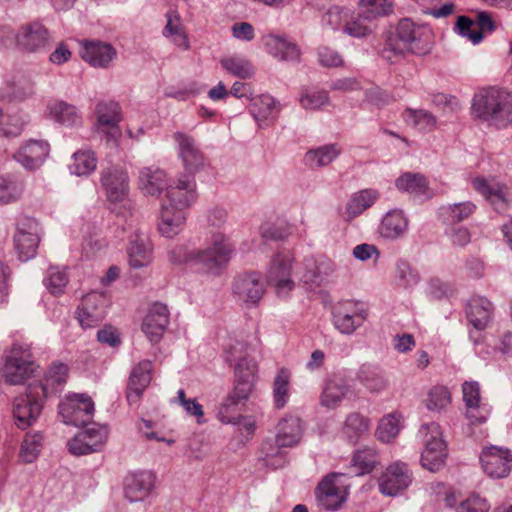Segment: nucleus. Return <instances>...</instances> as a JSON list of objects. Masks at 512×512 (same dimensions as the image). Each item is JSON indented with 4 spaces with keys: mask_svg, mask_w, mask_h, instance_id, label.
<instances>
[{
    "mask_svg": "<svg viewBox=\"0 0 512 512\" xmlns=\"http://www.w3.org/2000/svg\"><path fill=\"white\" fill-rule=\"evenodd\" d=\"M434 46L433 30L424 24L402 19L392 32L383 49L385 58L391 60V54L404 56L406 53L427 55Z\"/></svg>",
    "mask_w": 512,
    "mask_h": 512,
    "instance_id": "nucleus-1",
    "label": "nucleus"
},
{
    "mask_svg": "<svg viewBox=\"0 0 512 512\" xmlns=\"http://www.w3.org/2000/svg\"><path fill=\"white\" fill-rule=\"evenodd\" d=\"M471 114L490 126L505 128L512 123V95L499 87L481 88L472 97Z\"/></svg>",
    "mask_w": 512,
    "mask_h": 512,
    "instance_id": "nucleus-2",
    "label": "nucleus"
},
{
    "mask_svg": "<svg viewBox=\"0 0 512 512\" xmlns=\"http://www.w3.org/2000/svg\"><path fill=\"white\" fill-rule=\"evenodd\" d=\"M196 199L195 182L191 177L179 178L166 189V200L162 203V235H177L185 222L184 210Z\"/></svg>",
    "mask_w": 512,
    "mask_h": 512,
    "instance_id": "nucleus-3",
    "label": "nucleus"
},
{
    "mask_svg": "<svg viewBox=\"0 0 512 512\" xmlns=\"http://www.w3.org/2000/svg\"><path fill=\"white\" fill-rule=\"evenodd\" d=\"M232 252L227 237L217 232L211 235L205 249L189 252L186 247L179 246L171 251L170 260L174 263L200 265L205 271L214 272L228 263Z\"/></svg>",
    "mask_w": 512,
    "mask_h": 512,
    "instance_id": "nucleus-4",
    "label": "nucleus"
},
{
    "mask_svg": "<svg viewBox=\"0 0 512 512\" xmlns=\"http://www.w3.org/2000/svg\"><path fill=\"white\" fill-rule=\"evenodd\" d=\"M40 371L29 344L14 343L6 352L1 375L9 385H23Z\"/></svg>",
    "mask_w": 512,
    "mask_h": 512,
    "instance_id": "nucleus-5",
    "label": "nucleus"
},
{
    "mask_svg": "<svg viewBox=\"0 0 512 512\" xmlns=\"http://www.w3.org/2000/svg\"><path fill=\"white\" fill-rule=\"evenodd\" d=\"M51 41L49 29L39 21H32L21 25L16 31H8L4 44L23 54H37L43 52Z\"/></svg>",
    "mask_w": 512,
    "mask_h": 512,
    "instance_id": "nucleus-6",
    "label": "nucleus"
},
{
    "mask_svg": "<svg viewBox=\"0 0 512 512\" xmlns=\"http://www.w3.org/2000/svg\"><path fill=\"white\" fill-rule=\"evenodd\" d=\"M418 435L423 444L421 465L431 472L439 471L444 467L448 456L441 427L434 422L424 424L420 427Z\"/></svg>",
    "mask_w": 512,
    "mask_h": 512,
    "instance_id": "nucleus-7",
    "label": "nucleus"
},
{
    "mask_svg": "<svg viewBox=\"0 0 512 512\" xmlns=\"http://www.w3.org/2000/svg\"><path fill=\"white\" fill-rule=\"evenodd\" d=\"M47 398L46 387L29 384L25 394L16 397L13 402V418L16 426L20 429L32 426L41 415Z\"/></svg>",
    "mask_w": 512,
    "mask_h": 512,
    "instance_id": "nucleus-8",
    "label": "nucleus"
},
{
    "mask_svg": "<svg viewBox=\"0 0 512 512\" xmlns=\"http://www.w3.org/2000/svg\"><path fill=\"white\" fill-rule=\"evenodd\" d=\"M350 483L344 474L330 473L315 488L317 505L326 511H337L347 501Z\"/></svg>",
    "mask_w": 512,
    "mask_h": 512,
    "instance_id": "nucleus-9",
    "label": "nucleus"
},
{
    "mask_svg": "<svg viewBox=\"0 0 512 512\" xmlns=\"http://www.w3.org/2000/svg\"><path fill=\"white\" fill-rule=\"evenodd\" d=\"M369 317V307L366 303L346 299L337 302L332 308V323L334 328L343 335H352Z\"/></svg>",
    "mask_w": 512,
    "mask_h": 512,
    "instance_id": "nucleus-10",
    "label": "nucleus"
},
{
    "mask_svg": "<svg viewBox=\"0 0 512 512\" xmlns=\"http://www.w3.org/2000/svg\"><path fill=\"white\" fill-rule=\"evenodd\" d=\"M483 472L491 479H504L512 472V450L504 446H485L479 455Z\"/></svg>",
    "mask_w": 512,
    "mask_h": 512,
    "instance_id": "nucleus-11",
    "label": "nucleus"
},
{
    "mask_svg": "<svg viewBox=\"0 0 512 512\" xmlns=\"http://www.w3.org/2000/svg\"><path fill=\"white\" fill-rule=\"evenodd\" d=\"M94 410L93 400L85 394L67 395L59 404V415L66 425L86 424L92 419Z\"/></svg>",
    "mask_w": 512,
    "mask_h": 512,
    "instance_id": "nucleus-12",
    "label": "nucleus"
},
{
    "mask_svg": "<svg viewBox=\"0 0 512 512\" xmlns=\"http://www.w3.org/2000/svg\"><path fill=\"white\" fill-rule=\"evenodd\" d=\"M39 233L40 227L36 219L22 217L18 220L14 235V247L19 259L28 261L36 256L40 243Z\"/></svg>",
    "mask_w": 512,
    "mask_h": 512,
    "instance_id": "nucleus-13",
    "label": "nucleus"
},
{
    "mask_svg": "<svg viewBox=\"0 0 512 512\" xmlns=\"http://www.w3.org/2000/svg\"><path fill=\"white\" fill-rule=\"evenodd\" d=\"M265 292V284L256 273L241 274L234 279L232 285L233 297L247 308L257 307Z\"/></svg>",
    "mask_w": 512,
    "mask_h": 512,
    "instance_id": "nucleus-14",
    "label": "nucleus"
},
{
    "mask_svg": "<svg viewBox=\"0 0 512 512\" xmlns=\"http://www.w3.org/2000/svg\"><path fill=\"white\" fill-rule=\"evenodd\" d=\"M462 398L465 404V417L471 425H481L488 421L491 409L482 401L477 381H465L462 384Z\"/></svg>",
    "mask_w": 512,
    "mask_h": 512,
    "instance_id": "nucleus-15",
    "label": "nucleus"
},
{
    "mask_svg": "<svg viewBox=\"0 0 512 512\" xmlns=\"http://www.w3.org/2000/svg\"><path fill=\"white\" fill-rule=\"evenodd\" d=\"M108 438V430L102 425H93L75 435L68 448L73 455H86L100 451Z\"/></svg>",
    "mask_w": 512,
    "mask_h": 512,
    "instance_id": "nucleus-16",
    "label": "nucleus"
},
{
    "mask_svg": "<svg viewBox=\"0 0 512 512\" xmlns=\"http://www.w3.org/2000/svg\"><path fill=\"white\" fill-rule=\"evenodd\" d=\"M412 483V473L403 462L389 465L380 476L379 490L386 496H397Z\"/></svg>",
    "mask_w": 512,
    "mask_h": 512,
    "instance_id": "nucleus-17",
    "label": "nucleus"
},
{
    "mask_svg": "<svg viewBox=\"0 0 512 512\" xmlns=\"http://www.w3.org/2000/svg\"><path fill=\"white\" fill-rule=\"evenodd\" d=\"M100 182L109 201L120 202L129 191V177L126 171L117 166H110L101 171Z\"/></svg>",
    "mask_w": 512,
    "mask_h": 512,
    "instance_id": "nucleus-18",
    "label": "nucleus"
},
{
    "mask_svg": "<svg viewBox=\"0 0 512 512\" xmlns=\"http://www.w3.org/2000/svg\"><path fill=\"white\" fill-rule=\"evenodd\" d=\"M107 299L103 293L92 292L85 295L78 309L77 317L83 328H91L104 318Z\"/></svg>",
    "mask_w": 512,
    "mask_h": 512,
    "instance_id": "nucleus-19",
    "label": "nucleus"
},
{
    "mask_svg": "<svg viewBox=\"0 0 512 512\" xmlns=\"http://www.w3.org/2000/svg\"><path fill=\"white\" fill-rule=\"evenodd\" d=\"M81 57L95 68H107L116 58L115 48L107 42L82 40Z\"/></svg>",
    "mask_w": 512,
    "mask_h": 512,
    "instance_id": "nucleus-20",
    "label": "nucleus"
},
{
    "mask_svg": "<svg viewBox=\"0 0 512 512\" xmlns=\"http://www.w3.org/2000/svg\"><path fill=\"white\" fill-rule=\"evenodd\" d=\"M50 146L43 140H28L14 154V159L26 169L40 167L48 158Z\"/></svg>",
    "mask_w": 512,
    "mask_h": 512,
    "instance_id": "nucleus-21",
    "label": "nucleus"
},
{
    "mask_svg": "<svg viewBox=\"0 0 512 512\" xmlns=\"http://www.w3.org/2000/svg\"><path fill=\"white\" fill-rule=\"evenodd\" d=\"M263 45L265 51L278 60L298 61L300 59V47L283 35L269 34L263 38Z\"/></svg>",
    "mask_w": 512,
    "mask_h": 512,
    "instance_id": "nucleus-22",
    "label": "nucleus"
},
{
    "mask_svg": "<svg viewBox=\"0 0 512 512\" xmlns=\"http://www.w3.org/2000/svg\"><path fill=\"white\" fill-rule=\"evenodd\" d=\"M98 125L104 131H110L111 137L117 139L121 135L119 123L122 120L120 105L113 101H101L96 106Z\"/></svg>",
    "mask_w": 512,
    "mask_h": 512,
    "instance_id": "nucleus-23",
    "label": "nucleus"
},
{
    "mask_svg": "<svg viewBox=\"0 0 512 512\" xmlns=\"http://www.w3.org/2000/svg\"><path fill=\"white\" fill-rule=\"evenodd\" d=\"M351 392L346 378L334 375L326 382L320 396V403L328 409L337 408Z\"/></svg>",
    "mask_w": 512,
    "mask_h": 512,
    "instance_id": "nucleus-24",
    "label": "nucleus"
},
{
    "mask_svg": "<svg viewBox=\"0 0 512 512\" xmlns=\"http://www.w3.org/2000/svg\"><path fill=\"white\" fill-rule=\"evenodd\" d=\"M152 379V364L148 360L139 362L132 370L127 386V399L129 402L139 400L144 390L150 385Z\"/></svg>",
    "mask_w": 512,
    "mask_h": 512,
    "instance_id": "nucleus-25",
    "label": "nucleus"
},
{
    "mask_svg": "<svg viewBox=\"0 0 512 512\" xmlns=\"http://www.w3.org/2000/svg\"><path fill=\"white\" fill-rule=\"evenodd\" d=\"M250 111L259 127H264L274 120L280 112L279 103L268 94L251 98Z\"/></svg>",
    "mask_w": 512,
    "mask_h": 512,
    "instance_id": "nucleus-26",
    "label": "nucleus"
},
{
    "mask_svg": "<svg viewBox=\"0 0 512 512\" xmlns=\"http://www.w3.org/2000/svg\"><path fill=\"white\" fill-rule=\"evenodd\" d=\"M46 115L51 120L66 127H76L82 123V117L76 106L61 100L49 102Z\"/></svg>",
    "mask_w": 512,
    "mask_h": 512,
    "instance_id": "nucleus-27",
    "label": "nucleus"
},
{
    "mask_svg": "<svg viewBox=\"0 0 512 512\" xmlns=\"http://www.w3.org/2000/svg\"><path fill=\"white\" fill-rule=\"evenodd\" d=\"M471 184L476 192L481 194L496 208H504L507 204L506 188L495 180H487L483 177L472 179Z\"/></svg>",
    "mask_w": 512,
    "mask_h": 512,
    "instance_id": "nucleus-28",
    "label": "nucleus"
},
{
    "mask_svg": "<svg viewBox=\"0 0 512 512\" xmlns=\"http://www.w3.org/2000/svg\"><path fill=\"white\" fill-rule=\"evenodd\" d=\"M302 434L303 426L300 418L285 417L277 425L276 443L279 447L294 446L300 441Z\"/></svg>",
    "mask_w": 512,
    "mask_h": 512,
    "instance_id": "nucleus-29",
    "label": "nucleus"
},
{
    "mask_svg": "<svg viewBox=\"0 0 512 512\" xmlns=\"http://www.w3.org/2000/svg\"><path fill=\"white\" fill-rule=\"evenodd\" d=\"M408 219L403 211L394 209L387 212L380 223L379 233L388 240H395L403 236L408 230Z\"/></svg>",
    "mask_w": 512,
    "mask_h": 512,
    "instance_id": "nucleus-30",
    "label": "nucleus"
},
{
    "mask_svg": "<svg viewBox=\"0 0 512 512\" xmlns=\"http://www.w3.org/2000/svg\"><path fill=\"white\" fill-rule=\"evenodd\" d=\"M166 18L167 23L163 31L166 40L181 50H188L190 42L179 14L176 11H170L166 14Z\"/></svg>",
    "mask_w": 512,
    "mask_h": 512,
    "instance_id": "nucleus-31",
    "label": "nucleus"
},
{
    "mask_svg": "<svg viewBox=\"0 0 512 512\" xmlns=\"http://www.w3.org/2000/svg\"><path fill=\"white\" fill-rule=\"evenodd\" d=\"M356 380L368 392L373 394L381 393L389 386V381L385 374L372 365H362L357 371Z\"/></svg>",
    "mask_w": 512,
    "mask_h": 512,
    "instance_id": "nucleus-32",
    "label": "nucleus"
},
{
    "mask_svg": "<svg viewBox=\"0 0 512 512\" xmlns=\"http://www.w3.org/2000/svg\"><path fill=\"white\" fill-rule=\"evenodd\" d=\"M68 366L60 361H55L47 368L42 382L34 383L33 386L46 387L48 397L58 393L68 379Z\"/></svg>",
    "mask_w": 512,
    "mask_h": 512,
    "instance_id": "nucleus-33",
    "label": "nucleus"
},
{
    "mask_svg": "<svg viewBox=\"0 0 512 512\" xmlns=\"http://www.w3.org/2000/svg\"><path fill=\"white\" fill-rule=\"evenodd\" d=\"M492 314V304L485 297L477 296L469 300L467 315L470 323L476 329H485L492 318Z\"/></svg>",
    "mask_w": 512,
    "mask_h": 512,
    "instance_id": "nucleus-34",
    "label": "nucleus"
},
{
    "mask_svg": "<svg viewBox=\"0 0 512 512\" xmlns=\"http://www.w3.org/2000/svg\"><path fill=\"white\" fill-rule=\"evenodd\" d=\"M152 478L148 473L130 474L125 478L124 492L126 498L131 502L141 500L150 490Z\"/></svg>",
    "mask_w": 512,
    "mask_h": 512,
    "instance_id": "nucleus-35",
    "label": "nucleus"
},
{
    "mask_svg": "<svg viewBox=\"0 0 512 512\" xmlns=\"http://www.w3.org/2000/svg\"><path fill=\"white\" fill-rule=\"evenodd\" d=\"M395 187L400 192L415 196L429 193V184L426 177L420 173L405 172L395 180Z\"/></svg>",
    "mask_w": 512,
    "mask_h": 512,
    "instance_id": "nucleus-36",
    "label": "nucleus"
},
{
    "mask_svg": "<svg viewBox=\"0 0 512 512\" xmlns=\"http://www.w3.org/2000/svg\"><path fill=\"white\" fill-rule=\"evenodd\" d=\"M476 211V204L472 201H463L442 205L439 208V216L443 222L454 224L471 217Z\"/></svg>",
    "mask_w": 512,
    "mask_h": 512,
    "instance_id": "nucleus-37",
    "label": "nucleus"
},
{
    "mask_svg": "<svg viewBox=\"0 0 512 512\" xmlns=\"http://www.w3.org/2000/svg\"><path fill=\"white\" fill-rule=\"evenodd\" d=\"M129 265L139 269L149 265L152 261V245L146 238H136L128 247Z\"/></svg>",
    "mask_w": 512,
    "mask_h": 512,
    "instance_id": "nucleus-38",
    "label": "nucleus"
},
{
    "mask_svg": "<svg viewBox=\"0 0 512 512\" xmlns=\"http://www.w3.org/2000/svg\"><path fill=\"white\" fill-rule=\"evenodd\" d=\"M141 331L152 344L160 340V304L152 303L143 311Z\"/></svg>",
    "mask_w": 512,
    "mask_h": 512,
    "instance_id": "nucleus-39",
    "label": "nucleus"
},
{
    "mask_svg": "<svg viewBox=\"0 0 512 512\" xmlns=\"http://www.w3.org/2000/svg\"><path fill=\"white\" fill-rule=\"evenodd\" d=\"M371 426V421L359 412L350 413L343 424L342 433L351 442H356L366 434Z\"/></svg>",
    "mask_w": 512,
    "mask_h": 512,
    "instance_id": "nucleus-40",
    "label": "nucleus"
},
{
    "mask_svg": "<svg viewBox=\"0 0 512 512\" xmlns=\"http://www.w3.org/2000/svg\"><path fill=\"white\" fill-rule=\"evenodd\" d=\"M404 122L423 132H430L437 127V118L427 110L407 108L402 113Z\"/></svg>",
    "mask_w": 512,
    "mask_h": 512,
    "instance_id": "nucleus-41",
    "label": "nucleus"
},
{
    "mask_svg": "<svg viewBox=\"0 0 512 512\" xmlns=\"http://www.w3.org/2000/svg\"><path fill=\"white\" fill-rule=\"evenodd\" d=\"M377 197L378 192L373 189H364L354 193L346 205V213L349 218L362 214L374 204Z\"/></svg>",
    "mask_w": 512,
    "mask_h": 512,
    "instance_id": "nucleus-42",
    "label": "nucleus"
},
{
    "mask_svg": "<svg viewBox=\"0 0 512 512\" xmlns=\"http://www.w3.org/2000/svg\"><path fill=\"white\" fill-rule=\"evenodd\" d=\"M96 167L97 158L94 152L88 149L76 151L69 165L70 172L76 176H88Z\"/></svg>",
    "mask_w": 512,
    "mask_h": 512,
    "instance_id": "nucleus-43",
    "label": "nucleus"
},
{
    "mask_svg": "<svg viewBox=\"0 0 512 512\" xmlns=\"http://www.w3.org/2000/svg\"><path fill=\"white\" fill-rule=\"evenodd\" d=\"M255 387V383L250 381H245L242 379H237L235 382V387L231 394L226 398L225 402L222 405L220 410L221 421L224 423H229V419H225L223 413L228 410L230 407L236 406L241 401H245L249 398L251 393L253 392Z\"/></svg>",
    "mask_w": 512,
    "mask_h": 512,
    "instance_id": "nucleus-44",
    "label": "nucleus"
},
{
    "mask_svg": "<svg viewBox=\"0 0 512 512\" xmlns=\"http://www.w3.org/2000/svg\"><path fill=\"white\" fill-rule=\"evenodd\" d=\"M341 153V149L335 144L321 146L309 150L305 154V161L312 167H323L332 163Z\"/></svg>",
    "mask_w": 512,
    "mask_h": 512,
    "instance_id": "nucleus-45",
    "label": "nucleus"
},
{
    "mask_svg": "<svg viewBox=\"0 0 512 512\" xmlns=\"http://www.w3.org/2000/svg\"><path fill=\"white\" fill-rule=\"evenodd\" d=\"M290 382V371L286 368L279 369L273 382V401L278 409H282L288 402Z\"/></svg>",
    "mask_w": 512,
    "mask_h": 512,
    "instance_id": "nucleus-46",
    "label": "nucleus"
},
{
    "mask_svg": "<svg viewBox=\"0 0 512 512\" xmlns=\"http://www.w3.org/2000/svg\"><path fill=\"white\" fill-rule=\"evenodd\" d=\"M223 69L232 76L248 79L254 74V68L249 60L238 55L224 57L220 60Z\"/></svg>",
    "mask_w": 512,
    "mask_h": 512,
    "instance_id": "nucleus-47",
    "label": "nucleus"
},
{
    "mask_svg": "<svg viewBox=\"0 0 512 512\" xmlns=\"http://www.w3.org/2000/svg\"><path fill=\"white\" fill-rule=\"evenodd\" d=\"M402 427V416L397 413H391L384 416L377 427L376 436L384 443L394 440Z\"/></svg>",
    "mask_w": 512,
    "mask_h": 512,
    "instance_id": "nucleus-48",
    "label": "nucleus"
},
{
    "mask_svg": "<svg viewBox=\"0 0 512 512\" xmlns=\"http://www.w3.org/2000/svg\"><path fill=\"white\" fill-rule=\"evenodd\" d=\"M350 9L341 6L330 7L322 16V26L332 31H343L350 17Z\"/></svg>",
    "mask_w": 512,
    "mask_h": 512,
    "instance_id": "nucleus-49",
    "label": "nucleus"
},
{
    "mask_svg": "<svg viewBox=\"0 0 512 512\" xmlns=\"http://www.w3.org/2000/svg\"><path fill=\"white\" fill-rule=\"evenodd\" d=\"M358 6L365 19L385 16L393 10V0H358Z\"/></svg>",
    "mask_w": 512,
    "mask_h": 512,
    "instance_id": "nucleus-50",
    "label": "nucleus"
},
{
    "mask_svg": "<svg viewBox=\"0 0 512 512\" xmlns=\"http://www.w3.org/2000/svg\"><path fill=\"white\" fill-rule=\"evenodd\" d=\"M24 189V184L21 180L10 177L0 176V202L9 204L17 201Z\"/></svg>",
    "mask_w": 512,
    "mask_h": 512,
    "instance_id": "nucleus-51",
    "label": "nucleus"
},
{
    "mask_svg": "<svg viewBox=\"0 0 512 512\" xmlns=\"http://www.w3.org/2000/svg\"><path fill=\"white\" fill-rule=\"evenodd\" d=\"M27 123V118L20 113L3 116L0 122V136L6 138L17 137L23 132Z\"/></svg>",
    "mask_w": 512,
    "mask_h": 512,
    "instance_id": "nucleus-52",
    "label": "nucleus"
},
{
    "mask_svg": "<svg viewBox=\"0 0 512 512\" xmlns=\"http://www.w3.org/2000/svg\"><path fill=\"white\" fill-rule=\"evenodd\" d=\"M43 436L40 433L27 435L22 443L20 450V458L24 463H32L35 461L41 451Z\"/></svg>",
    "mask_w": 512,
    "mask_h": 512,
    "instance_id": "nucleus-53",
    "label": "nucleus"
},
{
    "mask_svg": "<svg viewBox=\"0 0 512 512\" xmlns=\"http://www.w3.org/2000/svg\"><path fill=\"white\" fill-rule=\"evenodd\" d=\"M453 31L474 45L479 44L483 40V35L477 31L474 20L467 16L457 17Z\"/></svg>",
    "mask_w": 512,
    "mask_h": 512,
    "instance_id": "nucleus-54",
    "label": "nucleus"
},
{
    "mask_svg": "<svg viewBox=\"0 0 512 512\" xmlns=\"http://www.w3.org/2000/svg\"><path fill=\"white\" fill-rule=\"evenodd\" d=\"M452 401L449 389L445 386H434L428 392L426 407L430 411H441L447 408Z\"/></svg>",
    "mask_w": 512,
    "mask_h": 512,
    "instance_id": "nucleus-55",
    "label": "nucleus"
},
{
    "mask_svg": "<svg viewBox=\"0 0 512 512\" xmlns=\"http://www.w3.org/2000/svg\"><path fill=\"white\" fill-rule=\"evenodd\" d=\"M159 169L157 166L143 168L139 176V187L148 195H157L160 192Z\"/></svg>",
    "mask_w": 512,
    "mask_h": 512,
    "instance_id": "nucleus-56",
    "label": "nucleus"
},
{
    "mask_svg": "<svg viewBox=\"0 0 512 512\" xmlns=\"http://www.w3.org/2000/svg\"><path fill=\"white\" fill-rule=\"evenodd\" d=\"M300 105L306 110H317L329 103L325 91L307 90L299 98Z\"/></svg>",
    "mask_w": 512,
    "mask_h": 512,
    "instance_id": "nucleus-57",
    "label": "nucleus"
},
{
    "mask_svg": "<svg viewBox=\"0 0 512 512\" xmlns=\"http://www.w3.org/2000/svg\"><path fill=\"white\" fill-rule=\"evenodd\" d=\"M45 286L54 295L62 294L68 283L67 274L58 268H50L45 278Z\"/></svg>",
    "mask_w": 512,
    "mask_h": 512,
    "instance_id": "nucleus-58",
    "label": "nucleus"
},
{
    "mask_svg": "<svg viewBox=\"0 0 512 512\" xmlns=\"http://www.w3.org/2000/svg\"><path fill=\"white\" fill-rule=\"evenodd\" d=\"M371 32L372 28L368 24L364 23L362 15H355L350 11V17L345 24L343 33L350 37L361 38L369 35Z\"/></svg>",
    "mask_w": 512,
    "mask_h": 512,
    "instance_id": "nucleus-59",
    "label": "nucleus"
},
{
    "mask_svg": "<svg viewBox=\"0 0 512 512\" xmlns=\"http://www.w3.org/2000/svg\"><path fill=\"white\" fill-rule=\"evenodd\" d=\"M258 364L253 358H241L235 367V377L245 381L256 383Z\"/></svg>",
    "mask_w": 512,
    "mask_h": 512,
    "instance_id": "nucleus-60",
    "label": "nucleus"
},
{
    "mask_svg": "<svg viewBox=\"0 0 512 512\" xmlns=\"http://www.w3.org/2000/svg\"><path fill=\"white\" fill-rule=\"evenodd\" d=\"M271 286L279 297H287L295 288V282L291 275H280L274 271L272 276H268Z\"/></svg>",
    "mask_w": 512,
    "mask_h": 512,
    "instance_id": "nucleus-61",
    "label": "nucleus"
},
{
    "mask_svg": "<svg viewBox=\"0 0 512 512\" xmlns=\"http://www.w3.org/2000/svg\"><path fill=\"white\" fill-rule=\"evenodd\" d=\"M179 149L181 158H197L198 149L195 146L194 140L183 133L177 132L173 135Z\"/></svg>",
    "mask_w": 512,
    "mask_h": 512,
    "instance_id": "nucleus-62",
    "label": "nucleus"
},
{
    "mask_svg": "<svg viewBox=\"0 0 512 512\" xmlns=\"http://www.w3.org/2000/svg\"><path fill=\"white\" fill-rule=\"evenodd\" d=\"M294 258L290 253H281L274 257L272 260L268 276H272L274 271L282 275H291L292 264Z\"/></svg>",
    "mask_w": 512,
    "mask_h": 512,
    "instance_id": "nucleus-63",
    "label": "nucleus"
},
{
    "mask_svg": "<svg viewBox=\"0 0 512 512\" xmlns=\"http://www.w3.org/2000/svg\"><path fill=\"white\" fill-rule=\"evenodd\" d=\"M489 504L486 499L472 495L462 501L456 508V512H488Z\"/></svg>",
    "mask_w": 512,
    "mask_h": 512,
    "instance_id": "nucleus-64",
    "label": "nucleus"
}]
</instances>
